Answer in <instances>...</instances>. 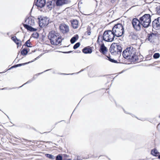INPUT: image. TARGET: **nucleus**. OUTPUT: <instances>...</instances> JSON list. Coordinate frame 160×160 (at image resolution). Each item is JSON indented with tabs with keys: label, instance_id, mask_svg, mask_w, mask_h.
<instances>
[{
	"label": "nucleus",
	"instance_id": "f257e3e1",
	"mask_svg": "<svg viewBox=\"0 0 160 160\" xmlns=\"http://www.w3.org/2000/svg\"><path fill=\"white\" fill-rule=\"evenodd\" d=\"M124 33V28L122 24L118 23L113 27L112 31H105L101 37L102 38V40H114L115 36L121 37ZM100 36H99L97 40H99Z\"/></svg>",
	"mask_w": 160,
	"mask_h": 160
},
{
	"label": "nucleus",
	"instance_id": "f03ea898",
	"mask_svg": "<svg viewBox=\"0 0 160 160\" xmlns=\"http://www.w3.org/2000/svg\"><path fill=\"white\" fill-rule=\"evenodd\" d=\"M137 50L136 48L132 47H130L127 48L123 51L122 52V55L123 57L127 59L130 60L133 55H134L136 52Z\"/></svg>",
	"mask_w": 160,
	"mask_h": 160
},
{
	"label": "nucleus",
	"instance_id": "7ed1b4c3",
	"mask_svg": "<svg viewBox=\"0 0 160 160\" xmlns=\"http://www.w3.org/2000/svg\"><path fill=\"white\" fill-rule=\"evenodd\" d=\"M142 26L147 28L149 26L151 22V16L149 14H146L139 18Z\"/></svg>",
	"mask_w": 160,
	"mask_h": 160
},
{
	"label": "nucleus",
	"instance_id": "20e7f679",
	"mask_svg": "<svg viewBox=\"0 0 160 160\" xmlns=\"http://www.w3.org/2000/svg\"><path fill=\"white\" fill-rule=\"evenodd\" d=\"M26 24H24V27L28 30L30 31H35L37 29L32 28L30 26H33L35 24L34 19L32 17H30L26 19L25 21Z\"/></svg>",
	"mask_w": 160,
	"mask_h": 160
},
{
	"label": "nucleus",
	"instance_id": "39448f33",
	"mask_svg": "<svg viewBox=\"0 0 160 160\" xmlns=\"http://www.w3.org/2000/svg\"><path fill=\"white\" fill-rule=\"evenodd\" d=\"M109 51L112 55H116L121 52L122 47L119 43H113L110 48Z\"/></svg>",
	"mask_w": 160,
	"mask_h": 160
},
{
	"label": "nucleus",
	"instance_id": "423d86ee",
	"mask_svg": "<svg viewBox=\"0 0 160 160\" xmlns=\"http://www.w3.org/2000/svg\"><path fill=\"white\" fill-rule=\"evenodd\" d=\"M48 37L49 40H58L59 39L62 40L63 39L59 33L54 31H52L50 32L48 35Z\"/></svg>",
	"mask_w": 160,
	"mask_h": 160
},
{
	"label": "nucleus",
	"instance_id": "0eeeda50",
	"mask_svg": "<svg viewBox=\"0 0 160 160\" xmlns=\"http://www.w3.org/2000/svg\"><path fill=\"white\" fill-rule=\"evenodd\" d=\"M130 60L133 62L137 63L139 62L143 61V57L140 53H136V52L135 54L133 55V57L131 58Z\"/></svg>",
	"mask_w": 160,
	"mask_h": 160
},
{
	"label": "nucleus",
	"instance_id": "6e6552de",
	"mask_svg": "<svg viewBox=\"0 0 160 160\" xmlns=\"http://www.w3.org/2000/svg\"><path fill=\"white\" fill-rule=\"evenodd\" d=\"M132 24L133 28L136 30H140L142 25L141 24L139 19L138 20L136 18H133L132 20Z\"/></svg>",
	"mask_w": 160,
	"mask_h": 160
},
{
	"label": "nucleus",
	"instance_id": "1a4fd4ad",
	"mask_svg": "<svg viewBox=\"0 0 160 160\" xmlns=\"http://www.w3.org/2000/svg\"><path fill=\"white\" fill-rule=\"evenodd\" d=\"M49 18L47 17H44L39 20V26L42 27L47 26L49 23Z\"/></svg>",
	"mask_w": 160,
	"mask_h": 160
},
{
	"label": "nucleus",
	"instance_id": "9d476101",
	"mask_svg": "<svg viewBox=\"0 0 160 160\" xmlns=\"http://www.w3.org/2000/svg\"><path fill=\"white\" fill-rule=\"evenodd\" d=\"M60 30L63 33H66L69 31V27L64 24H62L59 26Z\"/></svg>",
	"mask_w": 160,
	"mask_h": 160
},
{
	"label": "nucleus",
	"instance_id": "9b49d317",
	"mask_svg": "<svg viewBox=\"0 0 160 160\" xmlns=\"http://www.w3.org/2000/svg\"><path fill=\"white\" fill-rule=\"evenodd\" d=\"M45 3V0H37L35 5L38 8H41L44 6Z\"/></svg>",
	"mask_w": 160,
	"mask_h": 160
},
{
	"label": "nucleus",
	"instance_id": "f8f14e48",
	"mask_svg": "<svg viewBox=\"0 0 160 160\" xmlns=\"http://www.w3.org/2000/svg\"><path fill=\"white\" fill-rule=\"evenodd\" d=\"M158 18L155 19L152 22V26L153 28L156 30L160 29V26L159 24Z\"/></svg>",
	"mask_w": 160,
	"mask_h": 160
},
{
	"label": "nucleus",
	"instance_id": "ddd939ff",
	"mask_svg": "<svg viewBox=\"0 0 160 160\" xmlns=\"http://www.w3.org/2000/svg\"><path fill=\"white\" fill-rule=\"evenodd\" d=\"M72 159L71 160H81L83 159H86L89 158V157L88 158L83 157V156H76L75 155L73 154L72 156Z\"/></svg>",
	"mask_w": 160,
	"mask_h": 160
},
{
	"label": "nucleus",
	"instance_id": "4468645a",
	"mask_svg": "<svg viewBox=\"0 0 160 160\" xmlns=\"http://www.w3.org/2000/svg\"><path fill=\"white\" fill-rule=\"evenodd\" d=\"M82 52L84 53H91L92 52V47H85L82 50Z\"/></svg>",
	"mask_w": 160,
	"mask_h": 160
},
{
	"label": "nucleus",
	"instance_id": "2eb2a0df",
	"mask_svg": "<svg viewBox=\"0 0 160 160\" xmlns=\"http://www.w3.org/2000/svg\"><path fill=\"white\" fill-rule=\"evenodd\" d=\"M128 37L129 39L133 40H137L138 38L137 35L136 34L132 32L130 33Z\"/></svg>",
	"mask_w": 160,
	"mask_h": 160
},
{
	"label": "nucleus",
	"instance_id": "dca6fc26",
	"mask_svg": "<svg viewBox=\"0 0 160 160\" xmlns=\"http://www.w3.org/2000/svg\"><path fill=\"white\" fill-rule=\"evenodd\" d=\"M99 51L103 54H104L107 51V48L105 46L103 43L100 46Z\"/></svg>",
	"mask_w": 160,
	"mask_h": 160
},
{
	"label": "nucleus",
	"instance_id": "f3484780",
	"mask_svg": "<svg viewBox=\"0 0 160 160\" xmlns=\"http://www.w3.org/2000/svg\"><path fill=\"white\" fill-rule=\"evenodd\" d=\"M72 26L73 28L74 29L77 28L78 26V22L76 20H73L71 22Z\"/></svg>",
	"mask_w": 160,
	"mask_h": 160
},
{
	"label": "nucleus",
	"instance_id": "a211bd4d",
	"mask_svg": "<svg viewBox=\"0 0 160 160\" xmlns=\"http://www.w3.org/2000/svg\"><path fill=\"white\" fill-rule=\"evenodd\" d=\"M157 36L155 34L152 33L148 35V40H154L156 39Z\"/></svg>",
	"mask_w": 160,
	"mask_h": 160
},
{
	"label": "nucleus",
	"instance_id": "6ab92c4d",
	"mask_svg": "<svg viewBox=\"0 0 160 160\" xmlns=\"http://www.w3.org/2000/svg\"><path fill=\"white\" fill-rule=\"evenodd\" d=\"M67 2V0H58L56 2V5L57 6H61L65 4Z\"/></svg>",
	"mask_w": 160,
	"mask_h": 160
},
{
	"label": "nucleus",
	"instance_id": "aec40b11",
	"mask_svg": "<svg viewBox=\"0 0 160 160\" xmlns=\"http://www.w3.org/2000/svg\"><path fill=\"white\" fill-rule=\"evenodd\" d=\"M151 154L154 156L157 157L158 156L159 153L158 151L156 149L154 148L151 150Z\"/></svg>",
	"mask_w": 160,
	"mask_h": 160
},
{
	"label": "nucleus",
	"instance_id": "412c9836",
	"mask_svg": "<svg viewBox=\"0 0 160 160\" xmlns=\"http://www.w3.org/2000/svg\"><path fill=\"white\" fill-rule=\"evenodd\" d=\"M28 53V51H27V48H25L22 50L21 52V54L24 56H26Z\"/></svg>",
	"mask_w": 160,
	"mask_h": 160
},
{
	"label": "nucleus",
	"instance_id": "4be33fe9",
	"mask_svg": "<svg viewBox=\"0 0 160 160\" xmlns=\"http://www.w3.org/2000/svg\"><path fill=\"white\" fill-rule=\"evenodd\" d=\"M45 156L47 158L52 160H53L55 159V157L51 154L47 153L45 154Z\"/></svg>",
	"mask_w": 160,
	"mask_h": 160
},
{
	"label": "nucleus",
	"instance_id": "5701e85b",
	"mask_svg": "<svg viewBox=\"0 0 160 160\" xmlns=\"http://www.w3.org/2000/svg\"><path fill=\"white\" fill-rule=\"evenodd\" d=\"M39 36V34L38 33L36 32L34 33H33L31 38V39H37L38 38V37Z\"/></svg>",
	"mask_w": 160,
	"mask_h": 160
},
{
	"label": "nucleus",
	"instance_id": "b1692460",
	"mask_svg": "<svg viewBox=\"0 0 160 160\" xmlns=\"http://www.w3.org/2000/svg\"><path fill=\"white\" fill-rule=\"evenodd\" d=\"M62 153H60L55 157V160H63Z\"/></svg>",
	"mask_w": 160,
	"mask_h": 160
},
{
	"label": "nucleus",
	"instance_id": "393cba45",
	"mask_svg": "<svg viewBox=\"0 0 160 160\" xmlns=\"http://www.w3.org/2000/svg\"><path fill=\"white\" fill-rule=\"evenodd\" d=\"M52 2L50 1L48 2L47 3V7L49 10H51L52 9Z\"/></svg>",
	"mask_w": 160,
	"mask_h": 160
},
{
	"label": "nucleus",
	"instance_id": "a878e982",
	"mask_svg": "<svg viewBox=\"0 0 160 160\" xmlns=\"http://www.w3.org/2000/svg\"><path fill=\"white\" fill-rule=\"evenodd\" d=\"M106 56L107 57L108 59L111 62L114 63L117 62V61L113 59H112L110 58V54H109L108 55H106Z\"/></svg>",
	"mask_w": 160,
	"mask_h": 160
},
{
	"label": "nucleus",
	"instance_id": "bb28decb",
	"mask_svg": "<svg viewBox=\"0 0 160 160\" xmlns=\"http://www.w3.org/2000/svg\"><path fill=\"white\" fill-rule=\"evenodd\" d=\"M14 42L17 44V47L18 48L19 47H20L22 45L21 41H13Z\"/></svg>",
	"mask_w": 160,
	"mask_h": 160
},
{
	"label": "nucleus",
	"instance_id": "cd10ccee",
	"mask_svg": "<svg viewBox=\"0 0 160 160\" xmlns=\"http://www.w3.org/2000/svg\"><path fill=\"white\" fill-rule=\"evenodd\" d=\"M25 46L28 47H32V46H31L30 41H27L25 42L24 45Z\"/></svg>",
	"mask_w": 160,
	"mask_h": 160
},
{
	"label": "nucleus",
	"instance_id": "c85d7f7f",
	"mask_svg": "<svg viewBox=\"0 0 160 160\" xmlns=\"http://www.w3.org/2000/svg\"><path fill=\"white\" fill-rule=\"evenodd\" d=\"M160 57V54L158 53H155L153 56V57L154 58H158Z\"/></svg>",
	"mask_w": 160,
	"mask_h": 160
},
{
	"label": "nucleus",
	"instance_id": "c756f323",
	"mask_svg": "<svg viewBox=\"0 0 160 160\" xmlns=\"http://www.w3.org/2000/svg\"><path fill=\"white\" fill-rule=\"evenodd\" d=\"M78 39V36L77 34L75 35L72 38L71 40H77Z\"/></svg>",
	"mask_w": 160,
	"mask_h": 160
},
{
	"label": "nucleus",
	"instance_id": "7c9ffc66",
	"mask_svg": "<svg viewBox=\"0 0 160 160\" xmlns=\"http://www.w3.org/2000/svg\"><path fill=\"white\" fill-rule=\"evenodd\" d=\"M80 45V43L79 42H78L74 45L73 46V48L76 49L78 48Z\"/></svg>",
	"mask_w": 160,
	"mask_h": 160
},
{
	"label": "nucleus",
	"instance_id": "2f4dec72",
	"mask_svg": "<svg viewBox=\"0 0 160 160\" xmlns=\"http://www.w3.org/2000/svg\"><path fill=\"white\" fill-rule=\"evenodd\" d=\"M16 65H14L12 66V67H11L10 68H9L8 70H7L4 71V72H1L2 73H4L5 72H6L8 70H11V69L13 68H16Z\"/></svg>",
	"mask_w": 160,
	"mask_h": 160
},
{
	"label": "nucleus",
	"instance_id": "473e14b6",
	"mask_svg": "<svg viewBox=\"0 0 160 160\" xmlns=\"http://www.w3.org/2000/svg\"><path fill=\"white\" fill-rule=\"evenodd\" d=\"M33 81L32 80V79H30V80H29L26 83H25L24 84H23L22 86H20L19 87V88H20L22 87L24 85L26 84H28V83H31V82Z\"/></svg>",
	"mask_w": 160,
	"mask_h": 160
},
{
	"label": "nucleus",
	"instance_id": "72a5a7b5",
	"mask_svg": "<svg viewBox=\"0 0 160 160\" xmlns=\"http://www.w3.org/2000/svg\"><path fill=\"white\" fill-rule=\"evenodd\" d=\"M33 62V61H29L28 62H25V63H21V66H23V65H27V64H29L31 62Z\"/></svg>",
	"mask_w": 160,
	"mask_h": 160
},
{
	"label": "nucleus",
	"instance_id": "f704fd0d",
	"mask_svg": "<svg viewBox=\"0 0 160 160\" xmlns=\"http://www.w3.org/2000/svg\"><path fill=\"white\" fill-rule=\"evenodd\" d=\"M62 157L63 159H66L67 158L69 157V156H68L67 154H62Z\"/></svg>",
	"mask_w": 160,
	"mask_h": 160
},
{
	"label": "nucleus",
	"instance_id": "c9c22d12",
	"mask_svg": "<svg viewBox=\"0 0 160 160\" xmlns=\"http://www.w3.org/2000/svg\"><path fill=\"white\" fill-rule=\"evenodd\" d=\"M51 70V69H48L44 71H43V72H40V73H39L37 74L36 75L38 76V75H39L42 73H43L44 72H46L47 71L50 70Z\"/></svg>",
	"mask_w": 160,
	"mask_h": 160
},
{
	"label": "nucleus",
	"instance_id": "e433bc0d",
	"mask_svg": "<svg viewBox=\"0 0 160 160\" xmlns=\"http://www.w3.org/2000/svg\"><path fill=\"white\" fill-rule=\"evenodd\" d=\"M157 12L158 14L160 15V6H158L157 8Z\"/></svg>",
	"mask_w": 160,
	"mask_h": 160
},
{
	"label": "nucleus",
	"instance_id": "4c0bfd02",
	"mask_svg": "<svg viewBox=\"0 0 160 160\" xmlns=\"http://www.w3.org/2000/svg\"><path fill=\"white\" fill-rule=\"evenodd\" d=\"M43 54H41L40 55L38 56V57H37L35 59H34L33 60H32V61H33V62L34 61H35L36 60L38 59L40 57H41L42 55Z\"/></svg>",
	"mask_w": 160,
	"mask_h": 160
},
{
	"label": "nucleus",
	"instance_id": "58836bf2",
	"mask_svg": "<svg viewBox=\"0 0 160 160\" xmlns=\"http://www.w3.org/2000/svg\"><path fill=\"white\" fill-rule=\"evenodd\" d=\"M62 41H55V43H56V45H58L61 43Z\"/></svg>",
	"mask_w": 160,
	"mask_h": 160
},
{
	"label": "nucleus",
	"instance_id": "ea45409f",
	"mask_svg": "<svg viewBox=\"0 0 160 160\" xmlns=\"http://www.w3.org/2000/svg\"><path fill=\"white\" fill-rule=\"evenodd\" d=\"M51 43L53 45H56L55 41H50Z\"/></svg>",
	"mask_w": 160,
	"mask_h": 160
},
{
	"label": "nucleus",
	"instance_id": "a19ab883",
	"mask_svg": "<svg viewBox=\"0 0 160 160\" xmlns=\"http://www.w3.org/2000/svg\"><path fill=\"white\" fill-rule=\"evenodd\" d=\"M19 139L20 140H21L22 142H23L22 141V140H25V141H28L29 142H31V140H28L27 139H24V138H22V139H21L20 138H19Z\"/></svg>",
	"mask_w": 160,
	"mask_h": 160
},
{
	"label": "nucleus",
	"instance_id": "79ce46f5",
	"mask_svg": "<svg viewBox=\"0 0 160 160\" xmlns=\"http://www.w3.org/2000/svg\"><path fill=\"white\" fill-rule=\"evenodd\" d=\"M12 40H18L17 39L16 37V36H14L12 38Z\"/></svg>",
	"mask_w": 160,
	"mask_h": 160
},
{
	"label": "nucleus",
	"instance_id": "37998d69",
	"mask_svg": "<svg viewBox=\"0 0 160 160\" xmlns=\"http://www.w3.org/2000/svg\"><path fill=\"white\" fill-rule=\"evenodd\" d=\"M15 65H16V68L21 66V63L15 64Z\"/></svg>",
	"mask_w": 160,
	"mask_h": 160
},
{
	"label": "nucleus",
	"instance_id": "c03bdc74",
	"mask_svg": "<svg viewBox=\"0 0 160 160\" xmlns=\"http://www.w3.org/2000/svg\"><path fill=\"white\" fill-rule=\"evenodd\" d=\"M63 53H70V51H68V52H62Z\"/></svg>",
	"mask_w": 160,
	"mask_h": 160
},
{
	"label": "nucleus",
	"instance_id": "a18cd8bd",
	"mask_svg": "<svg viewBox=\"0 0 160 160\" xmlns=\"http://www.w3.org/2000/svg\"><path fill=\"white\" fill-rule=\"evenodd\" d=\"M65 121L64 120H62V121H61L60 122H57L55 123V126L58 123H59L60 122H64Z\"/></svg>",
	"mask_w": 160,
	"mask_h": 160
},
{
	"label": "nucleus",
	"instance_id": "49530a36",
	"mask_svg": "<svg viewBox=\"0 0 160 160\" xmlns=\"http://www.w3.org/2000/svg\"><path fill=\"white\" fill-rule=\"evenodd\" d=\"M36 78V77H35L34 76H33L32 78V81H33L34 80H35Z\"/></svg>",
	"mask_w": 160,
	"mask_h": 160
},
{
	"label": "nucleus",
	"instance_id": "de8ad7c7",
	"mask_svg": "<svg viewBox=\"0 0 160 160\" xmlns=\"http://www.w3.org/2000/svg\"><path fill=\"white\" fill-rule=\"evenodd\" d=\"M91 33V32L90 31H88L87 32V34L88 35H90V34Z\"/></svg>",
	"mask_w": 160,
	"mask_h": 160
},
{
	"label": "nucleus",
	"instance_id": "09e8293b",
	"mask_svg": "<svg viewBox=\"0 0 160 160\" xmlns=\"http://www.w3.org/2000/svg\"><path fill=\"white\" fill-rule=\"evenodd\" d=\"M60 74L61 75H70V73L67 74L64 73H61Z\"/></svg>",
	"mask_w": 160,
	"mask_h": 160
},
{
	"label": "nucleus",
	"instance_id": "8fccbe9b",
	"mask_svg": "<svg viewBox=\"0 0 160 160\" xmlns=\"http://www.w3.org/2000/svg\"><path fill=\"white\" fill-rule=\"evenodd\" d=\"M6 88H2L0 89V90H3L6 89Z\"/></svg>",
	"mask_w": 160,
	"mask_h": 160
},
{
	"label": "nucleus",
	"instance_id": "3c124183",
	"mask_svg": "<svg viewBox=\"0 0 160 160\" xmlns=\"http://www.w3.org/2000/svg\"><path fill=\"white\" fill-rule=\"evenodd\" d=\"M76 41H71V43H74Z\"/></svg>",
	"mask_w": 160,
	"mask_h": 160
},
{
	"label": "nucleus",
	"instance_id": "603ef678",
	"mask_svg": "<svg viewBox=\"0 0 160 160\" xmlns=\"http://www.w3.org/2000/svg\"><path fill=\"white\" fill-rule=\"evenodd\" d=\"M14 141L15 142H20L18 140H14Z\"/></svg>",
	"mask_w": 160,
	"mask_h": 160
},
{
	"label": "nucleus",
	"instance_id": "864d4df0",
	"mask_svg": "<svg viewBox=\"0 0 160 160\" xmlns=\"http://www.w3.org/2000/svg\"><path fill=\"white\" fill-rule=\"evenodd\" d=\"M36 51V50H32V52L33 53V52H35Z\"/></svg>",
	"mask_w": 160,
	"mask_h": 160
},
{
	"label": "nucleus",
	"instance_id": "5fc2aeb1",
	"mask_svg": "<svg viewBox=\"0 0 160 160\" xmlns=\"http://www.w3.org/2000/svg\"><path fill=\"white\" fill-rule=\"evenodd\" d=\"M63 160H70V158H69L68 159H63Z\"/></svg>",
	"mask_w": 160,
	"mask_h": 160
},
{
	"label": "nucleus",
	"instance_id": "6e6d98bb",
	"mask_svg": "<svg viewBox=\"0 0 160 160\" xmlns=\"http://www.w3.org/2000/svg\"><path fill=\"white\" fill-rule=\"evenodd\" d=\"M46 142L50 143H51L52 142L50 141H48V142Z\"/></svg>",
	"mask_w": 160,
	"mask_h": 160
},
{
	"label": "nucleus",
	"instance_id": "4d7b16f0",
	"mask_svg": "<svg viewBox=\"0 0 160 160\" xmlns=\"http://www.w3.org/2000/svg\"><path fill=\"white\" fill-rule=\"evenodd\" d=\"M158 156V158L160 159V154Z\"/></svg>",
	"mask_w": 160,
	"mask_h": 160
},
{
	"label": "nucleus",
	"instance_id": "13d9d810",
	"mask_svg": "<svg viewBox=\"0 0 160 160\" xmlns=\"http://www.w3.org/2000/svg\"><path fill=\"white\" fill-rule=\"evenodd\" d=\"M29 49H28L27 48V51H28V52L29 51Z\"/></svg>",
	"mask_w": 160,
	"mask_h": 160
},
{
	"label": "nucleus",
	"instance_id": "bf43d9fd",
	"mask_svg": "<svg viewBox=\"0 0 160 160\" xmlns=\"http://www.w3.org/2000/svg\"><path fill=\"white\" fill-rule=\"evenodd\" d=\"M13 138H15V139H19V138H16V137H13Z\"/></svg>",
	"mask_w": 160,
	"mask_h": 160
},
{
	"label": "nucleus",
	"instance_id": "052dcab7",
	"mask_svg": "<svg viewBox=\"0 0 160 160\" xmlns=\"http://www.w3.org/2000/svg\"><path fill=\"white\" fill-rule=\"evenodd\" d=\"M32 53V52H29L28 53V54H30Z\"/></svg>",
	"mask_w": 160,
	"mask_h": 160
},
{
	"label": "nucleus",
	"instance_id": "680f3d73",
	"mask_svg": "<svg viewBox=\"0 0 160 160\" xmlns=\"http://www.w3.org/2000/svg\"><path fill=\"white\" fill-rule=\"evenodd\" d=\"M106 41L107 42H112V41H109V40H108V41Z\"/></svg>",
	"mask_w": 160,
	"mask_h": 160
},
{
	"label": "nucleus",
	"instance_id": "e2e57ef3",
	"mask_svg": "<svg viewBox=\"0 0 160 160\" xmlns=\"http://www.w3.org/2000/svg\"><path fill=\"white\" fill-rule=\"evenodd\" d=\"M159 118H160V115L159 116Z\"/></svg>",
	"mask_w": 160,
	"mask_h": 160
},
{
	"label": "nucleus",
	"instance_id": "0e129e2a",
	"mask_svg": "<svg viewBox=\"0 0 160 160\" xmlns=\"http://www.w3.org/2000/svg\"><path fill=\"white\" fill-rule=\"evenodd\" d=\"M7 117H8V118H9V117H8V116H7Z\"/></svg>",
	"mask_w": 160,
	"mask_h": 160
},
{
	"label": "nucleus",
	"instance_id": "69168bd1",
	"mask_svg": "<svg viewBox=\"0 0 160 160\" xmlns=\"http://www.w3.org/2000/svg\"><path fill=\"white\" fill-rule=\"evenodd\" d=\"M16 59L14 60V61L13 62H15Z\"/></svg>",
	"mask_w": 160,
	"mask_h": 160
},
{
	"label": "nucleus",
	"instance_id": "338daca9",
	"mask_svg": "<svg viewBox=\"0 0 160 160\" xmlns=\"http://www.w3.org/2000/svg\"><path fill=\"white\" fill-rule=\"evenodd\" d=\"M20 59H18V62H19V60H20Z\"/></svg>",
	"mask_w": 160,
	"mask_h": 160
},
{
	"label": "nucleus",
	"instance_id": "774afa93",
	"mask_svg": "<svg viewBox=\"0 0 160 160\" xmlns=\"http://www.w3.org/2000/svg\"><path fill=\"white\" fill-rule=\"evenodd\" d=\"M41 41V42H42V41H43L41 40V41Z\"/></svg>",
	"mask_w": 160,
	"mask_h": 160
}]
</instances>
